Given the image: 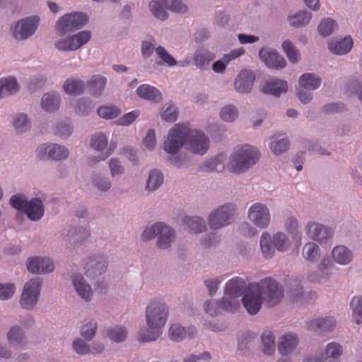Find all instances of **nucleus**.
<instances>
[{"mask_svg": "<svg viewBox=\"0 0 362 362\" xmlns=\"http://www.w3.org/2000/svg\"><path fill=\"white\" fill-rule=\"evenodd\" d=\"M169 316L170 307L164 300L158 298L151 299L144 311L146 327L139 332L138 341L141 343L157 341L162 335Z\"/></svg>", "mask_w": 362, "mask_h": 362, "instance_id": "f257e3e1", "label": "nucleus"}, {"mask_svg": "<svg viewBox=\"0 0 362 362\" xmlns=\"http://www.w3.org/2000/svg\"><path fill=\"white\" fill-rule=\"evenodd\" d=\"M259 158L260 152L256 147L247 144L238 146L229 156L227 168L230 173L240 175L255 165Z\"/></svg>", "mask_w": 362, "mask_h": 362, "instance_id": "f03ea898", "label": "nucleus"}, {"mask_svg": "<svg viewBox=\"0 0 362 362\" xmlns=\"http://www.w3.org/2000/svg\"><path fill=\"white\" fill-rule=\"evenodd\" d=\"M238 214L233 202H226L214 208L207 216V223L212 230H218L233 224Z\"/></svg>", "mask_w": 362, "mask_h": 362, "instance_id": "7ed1b4c3", "label": "nucleus"}, {"mask_svg": "<svg viewBox=\"0 0 362 362\" xmlns=\"http://www.w3.org/2000/svg\"><path fill=\"white\" fill-rule=\"evenodd\" d=\"M157 237L156 246L161 250L170 247L175 239V230L163 223L158 222L148 226L144 230L141 238L144 241L153 240Z\"/></svg>", "mask_w": 362, "mask_h": 362, "instance_id": "20e7f679", "label": "nucleus"}, {"mask_svg": "<svg viewBox=\"0 0 362 362\" xmlns=\"http://www.w3.org/2000/svg\"><path fill=\"white\" fill-rule=\"evenodd\" d=\"M260 247L265 258H272L275 250L284 252L291 246V242L287 235L283 232H277L272 237L267 232H264L260 237Z\"/></svg>", "mask_w": 362, "mask_h": 362, "instance_id": "39448f33", "label": "nucleus"}, {"mask_svg": "<svg viewBox=\"0 0 362 362\" xmlns=\"http://www.w3.org/2000/svg\"><path fill=\"white\" fill-rule=\"evenodd\" d=\"M255 283L259 288L263 302L269 306L276 305L281 302L284 297V291L277 281L268 277Z\"/></svg>", "mask_w": 362, "mask_h": 362, "instance_id": "423d86ee", "label": "nucleus"}, {"mask_svg": "<svg viewBox=\"0 0 362 362\" xmlns=\"http://www.w3.org/2000/svg\"><path fill=\"white\" fill-rule=\"evenodd\" d=\"M42 280L40 277H34L28 280L23 286L19 303L25 310H32L37 305L41 293Z\"/></svg>", "mask_w": 362, "mask_h": 362, "instance_id": "0eeeda50", "label": "nucleus"}, {"mask_svg": "<svg viewBox=\"0 0 362 362\" xmlns=\"http://www.w3.org/2000/svg\"><path fill=\"white\" fill-rule=\"evenodd\" d=\"M187 129V126L176 124L169 131L163 144V149L165 152L174 156L180 151L182 146L186 148Z\"/></svg>", "mask_w": 362, "mask_h": 362, "instance_id": "6e6552de", "label": "nucleus"}, {"mask_svg": "<svg viewBox=\"0 0 362 362\" xmlns=\"http://www.w3.org/2000/svg\"><path fill=\"white\" fill-rule=\"evenodd\" d=\"M33 324V319L28 318L22 321L21 325H12L6 333L9 346L14 349H22L27 346L28 339L25 329L31 327Z\"/></svg>", "mask_w": 362, "mask_h": 362, "instance_id": "1a4fd4ad", "label": "nucleus"}, {"mask_svg": "<svg viewBox=\"0 0 362 362\" xmlns=\"http://www.w3.org/2000/svg\"><path fill=\"white\" fill-rule=\"evenodd\" d=\"M88 21V16L82 12H74L61 17L56 25L57 33L63 36L83 28Z\"/></svg>", "mask_w": 362, "mask_h": 362, "instance_id": "9d476101", "label": "nucleus"}, {"mask_svg": "<svg viewBox=\"0 0 362 362\" xmlns=\"http://www.w3.org/2000/svg\"><path fill=\"white\" fill-rule=\"evenodd\" d=\"M247 218L255 226L259 229L268 228L271 223V212L264 203L257 202L252 203L247 210Z\"/></svg>", "mask_w": 362, "mask_h": 362, "instance_id": "9b49d317", "label": "nucleus"}, {"mask_svg": "<svg viewBox=\"0 0 362 362\" xmlns=\"http://www.w3.org/2000/svg\"><path fill=\"white\" fill-rule=\"evenodd\" d=\"M40 23V18L33 16L18 21L11 28L12 36L17 40H25L35 33Z\"/></svg>", "mask_w": 362, "mask_h": 362, "instance_id": "f8f14e48", "label": "nucleus"}, {"mask_svg": "<svg viewBox=\"0 0 362 362\" xmlns=\"http://www.w3.org/2000/svg\"><path fill=\"white\" fill-rule=\"evenodd\" d=\"M36 155L41 160L60 161L67 159L70 151L66 146L57 144H43L37 148Z\"/></svg>", "mask_w": 362, "mask_h": 362, "instance_id": "ddd939ff", "label": "nucleus"}, {"mask_svg": "<svg viewBox=\"0 0 362 362\" xmlns=\"http://www.w3.org/2000/svg\"><path fill=\"white\" fill-rule=\"evenodd\" d=\"M210 141L203 132L187 129L186 149L197 155H204L209 148Z\"/></svg>", "mask_w": 362, "mask_h": 362, "instance_id": "4468645a", "label": "nucleus"}, {"mask_svg": "<svg viewBox=\"0 0 362 362\" xmlns=\"http://www.w3.org/2000/svg\"><path fill=\"white\" fill-rule=\"evenodd\" d=\"M91 38V32L83 30L74 35L59 39L54 42V47L62 52L77 50L86 44Z\"/></svg>", "mask_w": 362, "mask_h": 362, "instance_id": "2eb2a0df", "label": "nucleus"}, {"mask_svg": "<svg viewBox=\"0 0 362 362\" xmlns=\"http://www.w3.org/2000/svg\"><path fill=\"white\" fill-rule=\"evenodd\" d=\"M242 303L247 313L251 315H256L260 310L263 300L255 282L248 284L242 298Z\"/></svg>", "mask_w": 362, "mask_h": 362, "instance_id": "dca6fc26", "label": "nucleus"}, {"mask_svg": "<svg viewBox=\"0 0 362 362\" xmlns=\"http://www.w3.org/2000/svg\"><path fill=\"white\" fill-rule=\"evenodd\" d=\"M305 232L310 239L320 243H326L334 235L331 228L315 221H309L305 226Z\"/></svg>", "mask_w": 362, "mask_h": 362, "instance_id": "f3484780", "label": "nucleus"}, {"mask_svg": "<svg viewBox=\"0 0 362 362\" xmlns=\"http://www.w3.org/2000/svg\"><path fill=\"white\" fill-rule=\"evenodd\" d=\"M26 268L33 274H47L54 269V264L47 257L33 256L26 260Z\"/></svg>", "mask_w": 362, "mask_h": 362, "instance_id": "a211bd4d", "label": "nucleus"}, {"mask_svg": "<svg viewBox=\"0 0 362 362\" xmlns=\"http://www.w3.org/2000/svg\"><path fill=\"white\" fill-rule=\"evenodd\" d=\"M337 326V321L332 317H320L305 322L308 330L319 334H327L332 332Z\"/></svg>", "mask_w": 362, "mask_h": 362, "instance_id": "6ab92c4d", "label": "nucleus"}, {"mask_svg": "<svg viewBox=\"0 0 362 362\" xmlns=\"http://www.w3.org/2000/svg\"><path fill=\"white\" fill-rule=\"evenodd\" d=\"M108 262L102 255L90 257L85 265V274L90 279H95L105 273L107 270Z\"/></svg>", "mask_w": 362, "mask_h": 362, "instance_id": "aec40b11", "label": "nucleus"}, {"mask_svg": "<svg viewBox=\"0 0 362 362\" xmlns=\"http://www.w3.org/2000/svg\"><path fill=\"white\" fill-rule=\"evenodd\" d=\"M259 57L265 65L270 69H283L287 64L284 57L273 49L261 48L259 51Z\"/></svg>", "mask_w": 362, "mask_h": 362, "instance_id": "412c9836", "label": "nucleus"}, {"mask_svg": "<svg viewBox=\"0 0 362 362\" xmlns=\"http://www.w3.org/2000/svg\"><path fill=\"white\" fill-rule=\"evenodd\" d=\"M71 284L77 295L84 301L90 302L93 297L90 284L81 273H74L71 276Z\"/></svg>", "mask_w": 362, "mask_h": 362, "instance_id": "4be33fe9", "label": "nucleus"}, {"mask_svg": "<svg viewBox=\"0 0 362 362\" xmlns=\"http://www.w3.org/2000/svg\"><path fill=\"white\" fill-rule=\"evenodd\" d=\"M197 330L195 327L190 325L183 327L180 324L174 323L168 329V337L175 342H180L187 337L194 339L197 337Z\"/></svg>", "mask_w": 362, "mask_h": 362, "instance_id": "5701e85b", "label": "nucleus"}, {"mask_svg": "<svg viewBox=\"0 0 362 362\" xmlns=\"http://www.w3.org/2000/svg\"><path fill=\"white\" fill-rule=\"evenodd\" d=\"M255 78V74L252 71H241L235 80V89L240 93H250L252 89Z\"/></svg>", "mask_w": 362, "mask_h": 362, "instance_id": "b1692460", "label": "nucleus"}, {"mask_svg": "<svg viewBox=\"0 0 362 362\" xmlns=\"http://www.w3.org/2000/svg\"><path fill=\"white\" fill-rule=\"evenodd\" d=\"M299 344L298 335L293 332H287L282 335L278 342V351L282 356L292 354Z\"/></svg>", "mask_w": 362, "mask_h": 362, "instance_id": "393cba45", "label": "nucleus"}, {"mask_svg": "<svg viewBox=\"0 0 362 362\" xmlns=\"http://www.w3.org/2000/svg\"><path fill=\"white\" fill-rule=\"evenodd\" d=\"M24 213L30 221H38L45 214L42 201L40 198H33L28 201Z\"/></svg>", "mask_w": 362, "mask_h": 362, "instance_id": "a878e982", "label": "nucleus"}, {"mask_svg": "<svg viewBox=\"0 0 362 362\" xmlns=\"http://www.w3.org/2000/svg\"><path fill=\"white\" fill-rule=\"evenodd\" d=\"M247 287L246 283L243 279L236 277L226 283L224 293L226 296L238 300V298L245 293Z\"/></svg>", "mask_w": 362, "mask_h": 362, "instance_id": "bb28decb", "label": "nucleus"}, {"mask_svg": "<svg viewBox=\"0 0 362 362\" xmlns=\"http://www.w3.org/2000/svg\"><path fill=\"white\" fill-rule=\"evenodd\" d=\"M332 258L337 264L346 266L353 261V252L346 246L339 245L332 249Z\"/></svg>", "mask_w": 362, "mask_h": 362, "instance_id": "cd10ccee", "label": "nucleus"}, {"mask_svg": "<svg viewBox=\"0 0 362 362\" xmlns=\"http://www.w3.org/2000/svg\"><path fill=\"white\" fill-rule=\"evenodd\" d=\"M288 90V83L281 79H272L267 81L263 88V92L276 98Z\"/></svg>", "mask_w": 362, "mask_h": 362, "instance_id": "c85d7f7f", "label": "nucleus"}, {"mask_svg": "<svg viewBox=\"0 0 362 362\" xmlns=\"http://www.w3.org/2000/svg\"><path fill=\"white\" fill-rule=\"evenodd\" d=\"M345 94L349 97L356 96L362 105V76H352L348 79Z\"/></svg>", "mask_w": 362, "mask_h": 362, "instance_id": "c756f323", "label": "nucleus"}, {"mask_svg": "<svg viewBox=\"0 0 362 362\" xmlns=\"http://www.w3.org/2000/svg\"><path fill=\"white\" fill-rule=\"evenodd\" d=\"M328 46L331 52L338 55H343L351 50L353 42L351 37H345L341 40H332L329 42Z\"/></svg>", "mask_w": 362, "mask_h": 362, "instance_id": "7c9ffc66", "label": "nucleus"}, {"mask_svg": "<svg viewBox=\"0 0 362 362\" xmlns=\"http://www.w3.org/2000/svg\"><path fill=\"white\" fill-rule=\"evenodd\" d=\"M19 88V84L14 77L1 78L0 99L16 94Z\"/></svg>", "mask_w": 362, "mask_h": 362, "instance_id": "2f4dec72", "label": "nucleus"}, {"mask_svg": "<svg viewBox=\"0 0 362 362\" xmlns=\"http://www.w3.org/2000/svg\"><path fill=\"white\" fill-rule=\"evenodd\" d=\"M187 229L194 233H202L207 230L205 220L199 216H187L183 220Z\"/></svg>", "mask_w": 362, "mask_h": 362, "instance_id": "473e14b6", "label": "nucleus"}, {"mask_svg": "<svg viewBox=\"0 0 362 362\" xmlns=\"http://www.w3.org/2000/svg\"><path fill=\"white\" fill-rule=\"evenodd\" d=\"M321 78L313 73H305L302 74L298 79L300 86L305 90H315L321 84Z\"/></svg>", "mask_w": 362, "mask_h": 362, "instance_id": "72a5a7b5", "label": "nucleus"}, {"mask_svg": "<svg viewBox=\"0 0 362 362\" xmlns=\"http://www.w3.org/2000/svg\"><path fill=\"white\" fill-rule=\"evenodd\" d=\"M289 147V141L284 135H274L270 138V149L272 153L279 156L285 153Z\"/></svg>", "mask_w": 362, "mask_h": 362, "instance_id": "f704fd0d", "label": "nucleus"}, {"mask_svg": "<svg viewBox=\"0 0 362 362\" xmlns=\"http://www.w3.org/2000/svg\"><path fill=\"white\" fill-rule=\"evenodd\" d=\"M164 177L160 170L153 169L148 173L145 189L152 192L159 188L163 183Z\"/></svg>", "mask_w": 362, "mask_h": 362, "instance_id": "c9c22d12", "label": "nucleus"}, {"mask_svg": "<svg viewBox=\"0 0 362 362\" xmlns=\"http://www.w3.org/2000/svg\"><path fill=\"white\" fill-rule=\"evenodd\" d=\"M136 93L140 98L153 102H159L162 99L160 92L156 88L149 85L140 86L136 89Z\"/></svg>", "mask_w": 362, "mask_h": 362, "instance_id": "e433bc0d", "label": "nucleus"}, {"mask_svg": "<svg viewBox=\"0 0 362 362\" xmlns=\"http://www.w3.org/2000/svg\"><path fill=\"white\" fill-rule=\"evenodd\" d=\"M215 58L214 54L207 49L199 48L193 56V62L196 66L204 69Z\"/></svg>", "mask_w": 362, "mask_h": 362, "instance_id": "4c0bfd02", "label": "nucleus"}, {"mask_svg": "<svg viewBox=\"0 0 362 362\" xmlns=\"http://www.w3.org/2000/svg\"><path fill=\"white\" fill-rule=\"evenodd\" d=\"M60 105V97L58 94L51 93L43 95L41 100V106L46 112H54L57 110Z\"/></svg>", "mask_w": 362, "mask_h": 362, "instance_id": "58836bf2", "label": "nucleus"}, {"mask_svg": "<svg viewBox=\"0 0 362 362\" xmlns=\"http://www.w3.org/2000/svg\"><path fill=\"white\" fill-rule=\"evenodd\" d=\"M107 78L103 76H95L88 82L90 93L93 96H100L103 92L106 84Z\"/></svg>", "mask_w": 362, "mask_h": 362, "instance_id": "ea45409f", "label": "nucleus"}, {"mask_svg": "<svg viewBox=\"0 0 362 362\" xmlns=\"http://www.w3.org/2000/svg\"><path fill=\"white\" fill-rule=\"evenodd\" d=\"M90 180L93 187L101 192H107L112 188V182L106 175L100 173H93Z\"/></svg>", "mask_w": 362, "mask_h": 362, "instance_id": "a19ab883", "label": "nucleus"}, {"mask_svg": "<svg viewBox=\"0 0 362 362\" xmlns=\"http://www.w3.org/2000/svg\"><path fill=\"white\" fill-rule=\"evenodd\" d=\"M262 351L267 355L272 356L275 352V337L272 331H264L261 337Z\"/></svg>", "mask_w": 362, "mask_h": 362, "instance_id": "79ce46f5", "label": "nucleus"}, {"mask_svg": "<svg viewBox=\"0 0 362 362\" xmlns=\"http://www.w3.org/2000/svg\"><path fill=\"white\" fill-rule=\"evenodd\" d=\"M224 167L222 156H217L204 161L200 166V170L204 173L221 172Z\"/></svg>", "mask_w": 362, "mask_h": 362, "instance_id": "37998d69", "label": "nucleus"}, {"mask_svg": "<svg viewBox=\"0 0 362 362\" xmlns=\"http://www.w3.org/2000/svg\"><path fill=\"white\" fill-rule=\"evenodd\" d=\"M86 88V86L84 81L78 78L67 79L64 84L65 91L71 95L82 94Z\"/></svg>", "mask_w": 362, "mask_h": 362, "instance_id": "c03bdc74", "label": "nucleus"}, {"mask_svg": "<svg viewBox=\"0 0 362 362\" xmlns=\"http://www.w3.org/2000/svg\"><path fill=\"white\" fill-rule=\"evenodd\" d=\"M320 255V247L313 242L305 243L302 249L303 258L309 262H315Z\"/></svg>", "mask_w": 362, "mask_h": 362, "instance_id": "a18cd8bd", "label": "nucleus"}, {"mask_svg": "<svg viewBox=\"0 0 362 362\" xmlns=\"http://www.w3.org/2000/svg\"><path fill=\"white\" fill-rule=\"evenodd\" d=\"M98 324L94 319H86L81 326L80 334L87 341H91L95 336Z\"/></svg>", "mask_w": 362, "mask_h": 362, "instance_id": "49530a36", "label": "nucleus"}, {"mask_svg": "<svg viewBox=\"0 0 362 362\" xmlns=\"http://www.w3.org/2000/svg\"><path fill=\"white\" fill-rule=\"evenodd\" d=\"M107 337L114 342L121 343L124 341L128 335L127 329L119 325L110 327L106 332Z\"/></svg>", "mask_w": 362, "mask_h": 362, "instance_id": "de8ad7c7", "label": "nucleus"}, {"mask_svg": "<svg viewBox=\"0 0 362 362\" xmlns=\"http://www.w3.org/2000/svg\"><path fill=\"white\" fill-rule=\"evenodd\" d=\"M312 13L308 11H300L289 18V23L294 27H303L309 23Z\"/></svg>", "mask_w": 362, "mask_h": 362, "instance_id": "09e8293b", "label": "nucleus"}, {"mask_svg": "<svg viewBox=\"0 0 362 362\" xmlns=\"http://www.w3.org/2000/svg\"><path fill=\"white\" fill-rule=\"evenodd\" d=\"M93 110L92 101L86 98H80L74 105V112L80 116H87Z\"/></svg>", "mask_w": 362, "mask_h": 362, "instance_id": "8fccbe9b", "label": "nucleus"}, {"mask_svg": "<svg viewBox=\"0 0 362 362\" xmlns=\"http://www.w3.org/2000/svg\"><path fill=\"white\" fill-rule=\"evenodd\" d=\"M163 4L158 0H152L149 3V9L153 16L160 21H166L168 18V13L163 8Z\"/></svg>", "mask_w": 362, "mask_h": 362, "instance_id": "3c124183", "label": "nucleus"}, {"mask_svg": "<svg viewBox=\"0 0 362 362\" xmlns=\"http://www.w3.org/2000/svg\"><path fill=\"white\" fill-rule=\"evenodd\" d=\"M282 49L291 63L296 64L300 61V54L298 50L290 40H286L283 42Z\"/></svg>", "mask_w": 362, "mask_h": 362, "instance_id": "603ef678", "label": "nucleus"}, {"mask_svg": "<svg viewBox=\"0 0 362 362\" xmlns=\"http://www.w3.org/2000/svg\"><path fill=\"white\" fill-rule=\"evenodd\" d=\"M165 8L173 13L185 14L188 7L181 0H161Z\"/></svg>", "mask_w": 362, "mask_h": 362, "instance_id": "864d4df0", "label": "nucleus"}, {"mask_svg": "<svg viewBox=\"0 0 362 362\" xmlns=\"http://www.w3.org/2000/svg\"><path fill=\"white\" fill-rule=\"evenodd\" d=\"M221 312L233 313L240 307V302L238 299L226 296L218 300Z\"/></svg>", "mask_w": 362, "mask_h": 362, "instance_id": "5fc2aeb1", "label": "nucleus"}, {"mask_svg": "<svg viewBox=\"0 0 362 362\" xmlns=\"http://www.w3.org/2000/svg\"><path fill=\"white\" fill-rule=\"evenodd\" d=\"M337 28V23L335 21L327 18L323 19L318 25V32L323 36L330 35Z\"/></svg>", "mask_w": 362, "mask_h": 362, "instance_id": "6e6d98bb", "label": "nucleus"}, {"mask_svg": "<svg viewBox=\"0 0 362 362\" xmlns=\"http://www.w3.org/2000/svg\"><path fill=\"white\" fill-rule=\"evenodd\" d=\"M221 235L215 232L206 234L200 239V244L205 249L216 247L221 243Z\"/></svg>", "mask_w": 362, "mask_h": 362, "instance_id": "4d7b16f0", "label": "nucleus"}, {"mask_svg": "<svg viewBox=\"0 0 362 362\" xmlns=\"http://www.w3.org/2000/svg\"><path fill=\"white\" fill-rule=\"evenodd\" d=\"M73 351L80 356H84L92 353L89 344L81 338H76L71 343Z\"/></svg>", "mask_w": 362, "mask_h": 362, "instance_id": "13d9d810", "label": "nucleus"}, {"mask_svg": "<svg viewBox=\"0 0 362 362\" xmlns=\"http://www.w3.org/2000/svg\"><path fill=\"white\" fill-rule=\"evenodd\" d=\"M221 118L228 122L235 121L238 117V110L233 105L224 106L220 112Z\"/></svg>", "mask_w": 362, "mask_h": 362, "instance_id": "bf43d9fd", "label": "nucleus"}, {"mask_svg": "<svg viewBox=\"0 0 362 362\" xmlns=\"http://www.w3.org/2000/svg\"><path fill=\"white\" fill-rule=\"evenodd\" d=\"M13 126L18 133H23L30 129V120L25 114H19L13 120Z\"/></svg>", "mask_w": 362, "mask_h": 362, "instance_id": "052dcab7", "label": "nucleus"}, {"mask_svg": "<svg viewBox=\"0 0 362 362\" xmlns=\"http://www.w3.org/2000/svg\"><path fill=\"white\" fill-rule=\"evenodd\" d=\"M98 115L105 119H113L121 114V110L116 106H102L97 110Z\"/></svg>", "mask_w": 362, "mask_h": 362, "instance_id": "680f3d73", "label": "nucleus"}, {"mask_svg": "<svg viewBox=\"0 0 362 362\" xmlns=\"http://www.w3.org/2000/svg\"><path fill=\"white\" fill-rule=\"evenodd\" d=\"M332 275V269L318 268L316 274H311L309 280L313 282H326Z\"/></svg>", "mask_w": 362, "mask_h": 362, "instance_id": "e2e57ef3", "label": "nucleus"}, {"mask_svg": "<svg viewBox=\"0 0 362 362\" xmlns=\"http://www.w3.org/2000/svg\"><path fill=\"white\" fill-rule=\"evenodd\" d=\"M156 53L157 56L161 59L162 63L168 66H173L177 64V60L168 52L165 48L163 46L156 47Z\"/></svg>", "mask_w": 362, "mask_h": 362, "instance_id": "0e129e2a", "label": "nucleus"}, {"mask_svg": "<svg viewBox=\"0 0 362 362\" xmlns=\"http://www.w3.org/2000/svg\"><path fill=\"white\" fill-rule=\"evenodd\" d=\"M350 306L353 311V317H354V322L357 325L361 323L359 319H356V317H358L362 319V296H355L352 298Z\"/></svg>", "mask_w": 362, "mask_h": 362, "instance_id": "69168bd1", "label": "nucleus"}, {"mask_svg": "<svg viewBox=\"0 0 362 362\" xmlns=\"http://www.w3.org/2000/svg\"><path fill=\"white\" fill-rule=\"evenodd\" d=\"M308 294L303 291L302 286L298 282H294L291 287L290 296L295 302H302Z\"/></svg>", "mask_w": 362, "mask_h": 362, "instance_id": "338daca9", "label": "nucleus"}, {"mask_svg": "<svg viewBox=\"0 0 362 362\" xmlns=\"http://www.w3.org/2000/svg\"><path fill=\"white\" fill-rule=\"evenodd\" d=\"M107 145V138L103 133L94 134L91 138L90 146L97 151H103Z\"/></svg>", "mask_w": 362, "mask_h": 362, "instance_id": "774afa93", "label": "nucleus"}]
</instances>
